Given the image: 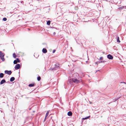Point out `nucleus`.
Returning a JSON list of instances; mask_svg holds the SVG:
<instances>
[{"label": "nucleus", "instance_id": "obj_1", "mask_svg": "<svg viewBox=\"0 0 126 126\" xmlns=\"http://www.w3.org/2000/svg\"><path fill=\"white\" fill-rule=\"evenodd\" d=\"M4 54L0 51V58L3 61H4L5 60L4 58Z\"/></svg>", "mask_w": 126, "mask_h": 126}, {"label": "nucleus", "instance_id": "obj_2", "mask_svg": "<svg viewBox=\"0 0 126 126\" xmlns=\"http://www.w3.org/2000/svg\"><path fill=\"white\" fill-rule=\"evenodd\" d=\"M55 67H54V68H50L49 70H54L55 69V68H57L59 66V65L58 64H56L55 65Z\"/></svg>", "mask_w": 126, "mask_h": 126}, {"label": "nucleus", "instance_id": "obj_3", "mask_svg": "<svg viewBox=\"0 0 126 126\" xmlns=\"http://www.w3.org/2000/svg\"><path fill=\"white\" fill-rule=\"evenodd\" d=\"M20 61L18 58L16 59V60H15L14 61V64H16L17 63H20Z\"/></svg>", "mask_w": 126, "mask_h": 126}, {"label": "nucleus", "instance_id": "obj_4", "mask_svg": "<svg viewBox=\"0 0 126 126\" xmlns=\"http://www.w3.org/2000/svg\"><path fill=\"white\" fill-rule=\"evenodd\" d=\"M20 67V65L19 64H16L15 66V68L16 70L19 69Z\"/></svg>", "mask_w": 126, "mask_h": 126}, {"label": "nucleus", "instance_id": "obj_5", "mask_svg": "<svg viewBox=\"0 0 126 126\" xmlns=\"http://www.w3.org/2000/svg\"><path fill=\"white\" fill-rule=\"evenodd\" d=\"M5 73L6 74H8L9 75H11L12 73L11 71L5 70L4 71Z\"/></svg>", "mask_w": 126, "mask_h": 126}, {"label": "nucleus", "instance_id": "obj_6", "mask_svg": "<svg viewBox=\"0 0 126 126\" xmlns=\"http://www.w3.org/2000/svg\"><path fill=\"white\" fill-rule=\"evenodd\" d=\"M72 80L75 83H78L79 81L78 80H77V79H72Z\"/></svg>", "mask_w": 126, "mask_h": 126}, {"label": "nucleus", "instance_id": "obj_7", "mask_svg": "<svg viewBox=\"0 0 126 126\" xmlns=\"http://www.w3.org/2000/svg\"><path fill=\"white\" fill-rule=\"evenodd\" d=\"M107 56L108 58L109 59L112 60L113 59V56L109 54Z\"/></svg>", "mask_w": 126, "mask_h": 126}, {"label": "nucleus", "instance_id": "obj_8", "mask_svg": "<svg viewBox=\"0 0 126 126\" xmlns=\"http://www.w3.org/2000/svg\"><path fill=\"white\" fill-rule=\"evenodd\" d=\"M35 85V84L34 83H33L29 84V86L30 87H32L34 86Z\"/></svg>", "mask_w": 126, "mask_h": 126}, {"label": "nucleus", "instance_id": "obj_9", "mask_svg": "<svg viewBox=\"0 0 126 126\" xmlns=\"http://www.w3.org/2000/svg\"><path fill=\"white\" fill-rule=\"evenodd\" d=\"M6 82V81L5 79H3L0 82V85H2L4 83Z\"/></svg>", "mask_w": 126, "mask_h": 126}, {"label": "nucleus", "instance_id": "obj_10", "mask_svg": "<svg viewBox=\"0 0 126 126\" xmlns=\"http://www.w3.org/2000/svg\"><path fill=\"white\" fill-rule=\"evenodd\" d=\"M42 51L43 53H45L47 52V51L46 48H44L43 49Z\"/></svg>", "mask_w": 126, "mask_h": 126}, {"label": "nucleus", "instance_id": "obj_11", "mask_svg": "<svg viewBox=\"0 0 126 126\" xmlns=\"http://www.w3.org/2000/svg\"><path fill=\"white\" fill-rule=\"evenodd\" d=\"M50 111V110H49V111H47V112L46 114L45 118H47V116H48V115L49 114V113Z\"/></svg>", "mask_w": 126, "mask_h": 126}, {"label": "nucleus", "instance_id": "obj_12", "mask_svg": "<svg viewBox=\"0 0 126 126\" xmlns=\"http://www.w3.org/2000/svg\"><path fill=\"white\" fill-rule=\"evenodd\" d=\"M15 80V78L13 77H12L10 79V81L11 82H12L14 81Z\"/></svg>", "mask_w": 126, "mask_h": 126}, {"label": "nucleus", "instance_id": "obj_13", "mask_svg": "<svg viewBox=\"0 0 126 126\" xmlns=\"http://www.w3.org/2000/svg\"><path fill=\"white\" fill-rule=\"evenodd\" d=\"M67 115L69 116H71L72 115V113L71 111H69L68 112Z\"/></svg>", "mask_w": 126, "mask_h": 126}, {"label": "nucleus", "instance_id": "obj_14", "mask_svg": "<svg viewBox=\"0 0 126 126\" xmlns=\"http://www.w3.org/2000/svg\"><path fill=\"white\" fill-rule=\"evenodd\" d=\"M4 74L2 73H0V78H2L4 77Z\"/></svg>", "mask_w": 126, "mask_h": 126}, {"label": "nucleus", "instance_id": "obj_15", "mask_svg": "<svg viewBox=\"0 0 126 126\" xmlns=\"http://www.w3.org/2000/svg\"><path fill=\"white\" fill-rule=\"evenodd\" d=\"M50 20H48L47 22V24L48 25H50Z\"/></svg>", "mask_w": 126, "mask_h": 126}, {"label": "nucleus", "instance_id": "obj_16", "mask_svg": "<svg viewBox=\"0 0 126 126\" xmlns=\"http://www.w3.org/2000/svg\"><path fill=\"white\" fill-rule=\"evenodd\" d=\"M13 56L14 58H16V56L15 53H14L13 54Z\"/></svg>", "mask_w": 126, "mask_h": 126}, {"label": "nucleus", "instance_id": "obj_17", "mask_svg": "<svg viewBox=\"0 0 126 126\" xmlns=\"http://www.w3.org/2000/svg\"><path fill=\"white\" fill-rule=\"evenodd\" d=\"M117 42L118 43L120 42V41L119 40V38L118 37L117 39Z\"/></svg>", "mask_w": 126, "mask_h": 126}, {"label": "nucleus", "instance_id": "obj_18", "mask_svg": "<svg viewBox=\"0 0 126 126\" xmlns=\"http://www.w3.org/2000/svg\"><path fill=\"white\" fill-rule=\"evenodd\" d=\"M41 79V77L40 76H39L38 77L37 79L38 81H39Z\"/></svg>", "mask_w": 126, "mask_h": 126}, {"label": "nucleus", "instance_id": "obj_19", "mask_svg": "<svg viewBox=\"0 0 126 126\" xmlns=\"http://www.w3.org/2000/svg\"><path fill=\"white\" fill-rule=\"evenodd\" d=\"M123 8H125V7H124V6H121V7H120L119 8V9H120V10H122V9Z\"/></svg>", "mask_w": 126, "mask_h": 126}, {"label": "nucleus", "instance_id": "obj_20", "mask_svg": "<svg viewBox=\"0 0 126 126\" xmlns=\"http://www.w3.org/2000/svg\"><path fill=\"white\" fill-rule=\"evenodd\" d=\"M106 61H100L98 62H99V63H104Z\"/></svg>", "mask_w": 126, "mask_h": 126}, {"label": "nucleus", "instance_id": "obj_21", "mask_svg": "<svg viewBox=\"0 0 126 126\" xmlns=\"http://www.w3.org/2000/svg\"><path fill=\"white\" fill-rule=\"evenodd\" d=\"M2 20L3 21H5L7 20V19L6 18L4 17L3 18Z\"/></svg>", "mask_w": 126, "mask_h": 126}, {"label": "nucleus", "instance_id": "obj_22", "mask_svg": "<svg viewBox=\"0 0 126 126\" xmlns=\"http://www.w3.org/2000/svg\"><path fill=\"white\" fill-rule=\"evenodd\" d=\"M103 58L102 57H101L100 58V60H102L103 59Z\"/></svg>", "mask_w": 126, "mask_h": 126}, {"label": "nucleus", "instance_id": "obj_23", "mask_svg": "<svg viewBox=\"0 0 126 126\" xmlns=\"http://www.w3.org/2000/svg\"><path fill=\"white\" fill-rule=\"evenodd\" d=\"M98 63H99L98 62H96L95 63V64H97V65L98 64Z\"/></svg>", "mask_w": 126, "mask_h": 126}, {"label": "nucleus", "instance_id": "obj_24", "mask_svg": "<svg viewBox=\"0 0 126 126\" xmlns=\"http://www.w3.org/2000/svg\"><path fill=\"white\" fill-rule=\"evenodd\" d=\"M55 51V50H54L52 52L53 53H54Z\"/></svg>", "mask_w": 126, "mask_h": 126}, {"label": "nucleus", "instance_id": "obj_25", "mask_svg": "<svg viewBox=\"0 0 126 126\" xmlns=\"http://www.w3.org/2000/svg\"><path fill=\"white\" fill-rule=\"evenodd\" d=\"M89 116H88L87 117H85V118H89Z\"/></svg>", "mask_w": 126, "mask_h": 126}, {"label": "nucleus", "instance_id": "obj_26", "mask_svg": "<svg viewBox=\"0 0 126 126\" xmlns=\"http://www.w3.org/2000/svg\"><path fill=\"white\" fill-rule=\"evenodd\" d=\"M121 83H124L125 84H126V83L125 82H121Z\"/></svg>", "mask_w": 126, "mask_h": 126}, {"label": "nucleus", "instance_id": "obj_27", "mask_svg": "<svg viewBox=\"0 0 126 126\" xmlns=\"http://www.w3.org/2000/svg\"><path fill=\"white\" fill-rule=\"evenodd\" d=\"M89 103L90 104H92V102H91L90 101H89Z\"/></svg>", "mask_w": 126, "mask_h": 126}, {"label": "nucleus", "instance_id": "obj_28", "mask_svg": "<svg viewBox=\"0 0 126 126\" xmlns=\"http://www.w3.org/2000/svg\"><path fill=\"white\" fill-rule=\"evenodd\" d=\"M124 7H125V8H126V6H124Z\"/></svg>", "mask_w": 126, "mask_h": 126}, {"label": "nucleus", "instance_id": "obj_29", "mask_svg": "<svg viewBox=\"0 0 126 126\" xmlns=\"http://www.w3.org/2000/svg\"><path fill=\"white\" fill-rule=\"evenodd\" d=\"M117 99H116V100H115V101H116L117 100Z\"/></svg>", "mask_w": 126, "mask_h": 126}, {"label": "nucleus", "instance_id": "obj_30", "mask_svg": "<svg viewBox=\"0 0 126 126\" xmlns=\"http://www.w3.org/2000/svg\"><path fill=\"white\" fill-rule=\"evenodd\" d=\"M99 70H98V71H97H97H99Z\"/></svg>", "mask_w": 126, "mask_h": 126}, {"label": "nucleus", "instance_id": "obj_31", "mask_svg": "<svg viewBox=\"0 0 126 126\" xmlns=\"http://www.w3.org/2000/svg\"><path fill=\"white\" fill-rule=\"evenodd\" d=\"M87 119L85 118V119Z\"/></svg>", "mask_w": 126, "mask_h": 126}, {"label": "nucleus", "instance_id": "obj_32", "mask_svg": "<svg viewBox=\"0 0 126 126\" xmlns=\"http://www.w3.org/2000/svg\"><path fill=\"white\" fill-rule=\"evenodd\" d=\"M33 112H35V111H33Z\"/></svg>", "mask_w": 126, "mask_h": 126}, {"label": "nucleus", "instance_id": "obj_33", "mask_svg": "<svg viewBox=\"0 0 126 126\" xmlns=\"http://www.w3.org/2000/svg\"><path fill=\"white\" fill-rule=\"evenodd\" d=\"M51 118V117H50V118Z\"/></svg>", "mask_w": 126, "mask_h": 126}, {"label": "nucleus", "instance_id": "obj_34", "mask_svg": "<svg viewBox=\"0 0 126 126\" xmlns=\"http://www.w3.org/2000/svg\"><path fill=\"white\" fill-rule=\"evenodd\" d=\"M45 121V119L44 121Z\"/></svg>", "mask_w": 126, "mask_h": 126}]
</instances>
